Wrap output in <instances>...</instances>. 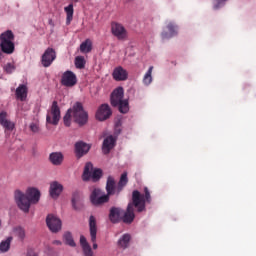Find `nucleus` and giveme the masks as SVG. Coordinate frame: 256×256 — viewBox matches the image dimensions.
Here are the masks:
<instances>
[{"label":"nucleus","instance_id":"obj_14","mask_svg":"<svg viewBox=\"0 0 256 256\" xmlns=\"http://www.w3.org/2000/svg\"><path fill=\"white\" fill-rule=\"evenodd\" d=\"M111 115H113L111 107L108 104H102L96 112V119L98 121H107Z\"/></svg>","mask_w":256,"mask_h":256},{"label":"nucleus","instance_id":"obj_5","mask_svg":"<svg viewBox=\"0 0 256 256\" xmlns=\"http://www.w3.org/2000/svg\"><path fill=\"white\" fill-rule=\"evenodd\" d=\"M0 49L5 55H13L15 53V34H13V31L6 30L0 34Z\"/></svg>","mask_w":256,"mask_h":256},{"label":"nucleus","instance_id":"obj_2","mask_svg":"<svg viewBox=\"0 0 256 256\" xmlns=\"http://www.w3.org/2000/svg\"><path fill=\"white\" fill-rule=\"evenodd\" d=\"M14 199L20 211H23V213H29L31 203H39V199H41V192L37 190V188H28L26 194L21 192V190H16L14 192Z\"/></svg>","mask_w":256,"mask_h":256},{"label":"nucleus","instance_id":"obj_25","mask_svg":"<svg viewBox=\"0 0 256 256\" xmlns=\"http://www.w3.org/2000/svg\"><path fill=\"white\" fill-rule=\"evenodd\" d=\"M27 93V85H19V87L16 89V99H19L20 101H25V99H27Z\"/></svg>","mask_w":256,"mask_h":256},{"label":"nucleus","instance_id":"obj_19","mask_svg":"<svg viewBox=\"0 0 256 256\" xmlns=\"http://www.w3.org/2000/svg\"><path fill=\"white\" fill-rule=\"evenodd\" d=\"M116 140L113 136H108L104 139L102 144V152L104 155H109L111 150L115 147Z\"/></svg>","mask_w":256,"mask_h":256},{"label":"nucleus","instance_id":"obj_7","mask_svg":"<svg viewBox=\"0 0 256 256\" xmlns=\"http://www.w3.org/2000/svg\"><path fill=\"white\" fill-rule=\"evenodd\" d=\"M102 176H103V170L101 169L93 170V164L91 162L86 163L83 174H82L83 181H89V179H92L93 181H99V179H101Z\"/></svg>","mask_w":256,"mask_h":256},{"label":"nucleus","instance_id":"obj_24","mask_svg":"<svg viewBox=\"0 0 256 256\" xmlns=\"http://www.w3.org/2000/svg\"><path fill=\"white\" fill-rule=\"evenodd\" d=\"M132 193H138L139 199L144 205V211L146 209V203H151V192L149 191V188H144V195L139 192V190H134Z\"/></svg>","mask_w":256,"mask_h":256},{"label":"nucleus","instance_id":"obj_3","mask_svg":"<svg viewBox=\"0 0 256 256\" xmlns=\"http://www.w3.org/2000/svg\"><path fill=\"white\" fill-rule=\"evenodd\" d=\"M135 209L137 213H143V211H145V205L141 202V199H139L138 192H132V201L128 203L126 211L123 210V223L131 225V222L135 221Z\"/></svg>","mask_w":256,"mask_h":256},{"label":"nucleus","instance_id":"obj_17","mask_svg":"<svg viewBox=\"0 0 256 256\" xmlns=\"http://www.w3.org/2000/svg\"><path fill=\"white\" fill-rule=\"evenodd\" d=\"M112 77L115 81H127L129 73L123 67L118 66L114 69Z\"/></svg>","mask_w":256,"mask_h":256},{"label":"nucleus","instance_id":"obj_12","mask_svg":"<svg viewBox=\"0 0 256 256\" xmlns=\"http://www.w3.org/2000/svg\"><path fill=\"white\" fill-rule=\"evenodd\" d=\"M60 83L63 87H75L77 85V75L71 70L65 71L62 74Z\"/></svg>","mask_w":256,"mask_h":256},{"label":"nucleus","instance_id":"obj_22","mask_svg":"<svg viewBox=\"0 0 256 256\" xmlns=\"http://www.w3.org/2000/svg\"><path fill=\"white\" fill-rule=\"evenodd\" d=\"M80 247H82L84 256H93V249L91 248V244L87 241V238L84 235L80 236Z\"/></svg>","mask_w":256,"mask_h":256},{"label":"nucleus","instance_id":"obj_29","mask_svg":"<svg viewBox=\"0 0 256 256\" xmlns=\"http://www.w3.org/2000/svg\"><path fill=\"white\" fill-rule=\"evenodd\" d=\"M11 241H13V237H8L6 240H3L0 243V251L1 253H7L9 249H11Z\"/></svg>","mask_w":256,"mask_h":256},{"label":"nucleus","instance_id":"obj_37","mask_svg":"<svg viewBox=\"0 0 256 256\" xmlns=\"http://www.w3.org/2000/svg\"><path fill=\"white\" fill-rule=\"evenodd\" d=\"M77 203H79V193L75 192L72 196V207L77 209Z\"/></svg>","mask_w":256,"mask_h":256},{"label":"nucleus","instance_id":"obj_38","mask_svg":"<svg viewBox=\"0 0 256 256\" xmlns=\"http://www.w3.org/2000/svg\"><path fill=\"white\" fill-rule=\"evenodd\" d=\"M223 1L227 0H217L216 4L214 5V9H219V7L223 6Z\"/></svg>","mask_w":256,"mask_h":256},{"label":"nucleus","instance_id":"obj_15","mask_svg":"<svg viewBox=\"0 0 256 256\" xmlns=\"http://www.w3.org/2000/svg\"><path fill=\"white\" fill-rule=\"evenodd\" d=\"M76 157L78 159H81V157H84V155H87L89 151L91 150V145L83 142V141H78L74 145Z\"/></svg>","mask_w":256,"mask_h":256},{"label":"nucleus","instance_id":"obj_26","mask_svg":"<svg viewBox=\"0 0 256 256\" xmlns=\"http://www.w3.org/2000/svg\"><path fill=\"white\" fill-rule=\"evenodd\" d=\"M93 50V42H91V39H86L84 42L80 45V52L81 53H91Z\"/></svg>","mask_w":256,"mask_h":256},{"label":"nucleus","instance_id":"obj_18","mask_svg":"<svg viewBox=\"0 0 256 256\" xmlns=\"http://www.w3.org/2000/svg\"><path fill=\"white\" fill-rule=\"evenodd\" d=\"M49 193L52 199H57L59 195L63 193V184L59 183L58 181H53L50 184Z\"/></svg>","mask_w":256,"mask_h":256},{"label":"nucleus","instance_id":"obj_8","mask_svg":"<svg viewBox=\"0 0 256 256\" xmlns=\"http://www.w3.org/2000/svg\"><path fill=\"white\" fill-rule=\"evenodd\" d=\"M61 120V108H59V104L57 101L52 102V106L46 115V123L50 125H59V121Z\"/></svg>","mask_w":256,"mask_h":256},{"label":"nucleus","instance_id":"obj_40","mask_svg":"<svg viewBox=\"0 0 256 256\" xmlns=\"http://www.w3.org/2000/svg\"><path fill=\"white\" fill-rule=\"evenodd\" d=\"M27 256H37V254L33 250H28Z\"/></svg>","mask_w":256,"mask_h":256},{"label":"nucleus","instance_id":"obj_33","mask_svg":"<svg viewBox=\"0 0 256 256\" xmlns=\"http://www.w3.org/2000/svg\"><path fill=\"white\" fill-rule=\"evenodd\" d=\"M85 57L77 56L75 58V67L76 69H85Z\"/></svg>","mask_w":256,"mask_h":256},{"label":"nucleus","instance_id":"obj_10","mask_svg":"<svg viewBox=\"0 0 256 256\" xmlns=\"http://www.w3.org/2000/svg\"><path fill=\"white\" fill-rule=\"evenodd\" d=\"M46 224L48 229L52 232V233H59V231L61 230L62 227V222L61 219H59L57 216L53 215V214H49L46 217Z\"/></svg>","mask_w":256,"mask_h":256},{"label":"nucleus","instance_id":"obj_9","mask_svg":"<svg viewBox=\"0 0 256 256\" xmlns=\"http://www.w3.org/2000/svg\"><path fill=\"white\" fill-rule=\"evenodd\" d=\"M111 33L118 41H125V39H127V29H125V26L121 23L112 22Z\"/></svg>","mask_w":256,"mask_h":256},{"label":"nucleus","instance_id":"obj_42","mask_svg":"<svg viewBox=\"0 0 256 256\" xmlns=\"http://www.w3.org/2000/svg\"><path fill=\"white\" fill-rule=\"evenodd\" d=\"M74 3H79V0H72Z\"/></svg>","mask_w":256,"mask_h":256},{"label":"nucleus","instance_id":"obj_6","mask_svg":"<svg viewBox=\"0 0 256 256\" xmlns=\"http://www.w3.org/2000/svg\"><path fill=\"white\" fill-rule=\"evenodd\" d=\"M124 91L123 87L115 89L111 94V105L112 107H118L120 113H129V101L124 100Z\"/></svg>","mask_w":256,"mask_h":256},{"label":"nucleus","instance_id":"obj_41","mask_svg":"<svg viewBox=\"0 0 256 256\" xmlns=\"http://www.w3.org/2000/svg\"><path fill=\"white\" fill-rule=\"evenodd\" d=\"M53 243H54V245H61V241H59V240H55Z\"/></svg>","mask_w":256,"mask_h":256},{"label":"nucleus","instance_id":"obj_16","mask_svg":"<svg viewBox=\"0 0 256 256\" xmlns=\"http://www.w3.org/2000/svg\"><path fill=\"white\" fill-rule=\"evenodd\" d=\"M166 28L169 32L163 31L161 33L162 39H171V37H175L179 31V27L177 24H175V22H169Z\"/></svg>","mask_w":256,"mask_h":256},{"label":"nucleus","instance_id":"obj_23","mask_svg":"<svg viewBox=\"0 0 256 256\" xmlns=\"http://www.w3.org/2000/svg\"><path fill=\"white\" fill-rule=\"evenodd\" d=\"M64 159H65V156H63V153L61 152H52L49 155L50 163H52V165H55L56 167H58L59 165H62Z\"/></svg>","mask_w":256,"mask_h":256},{"label":"nucleus","instance_id":"obj_11","mask_svg":"<svg viewBox=\"0 0 256 256\" xmlns=\"http://www.w3.org/2000/svg\"><path fill=\"white\" fill-rule=\"evenodd\" d=\"M89 232L90 241L93 243V249H98L99 245L97 244V219H95V216L93 215L89 217Z\"/></svg>","mask_w":256,"mask_h":256},{"label":"nucleus","instance_id":"obj_28","mask_svg":"<svg viewBox=\"0 0 256 256\" xmlns=\"http://www.w3.org/2000/svg\"><path fill=\"white\" fill-rule=\"evenodd\" d=\"M131 241V235L124 234L118 241V246L122 249H127L129 247V242Z\"/></svg>","mask_w":256,"mask_h":256},{"label":"nucleus","instance_id":"obj_36","mask_svg":"<svg viewBox=\"0 0 256 256\" xmlns=\"http://www.w3.org/2000/svg\"><path fill=\"white\" fill-rule=\"evenodd\" d=\"M30 131H32V133H39V131H41L38 122H32L30 124Z\"/></svg>","mask_w":256,"mask_h":256},{"label":"nucleus","instance_id":"obj_27","mask_svg":"<svg viewBox=\"0 0 256 256\" xmlns=\"http://www.w3.org/2000/svg\"><path fill=\"white\" fill-rule=\"evenodd\" d=\"M66 13V25H71V21H73V4H69L67 7L64 8Z\"/></svg>","mask_w":256,"mask_h":256},{"label":"nucleus","instance_id":"obj_20","mask_svg":"<svg viewBox=\"0 0 256 256\" xmlns=\"http://www.w3.org/2000/svg\"><path fill=\"white\" fill-rule=\"evenodd\" d=\"M0 125L4 127L5 131H13L15 129V123L7 119V112H0Z\"/></svg>","mask_w":256,"mask_h":256},{"label":"nucleus","instance_id":"obj_32","mask_svg":"<svg viewBox=\"0 0 256 256\" xmlns=\"http://www.w3.org/2000/svg\"><path fill=\"white\" fill-rule=\"evenodd\" d=\"M13 233L15 237H19L21 241L25 239V229H23L21 226L15 227L13 229Z\"/></svg>","mask_w":256,"mask_h":256},{"label":"nucleus","instance_id":"obj_43","mask_svg":"<svg viewBox=\"0 0 256 256\" xmlns=\"http://www.w3.org/2000/svg\"><path fill=\"white\" fill-rule=\"evenodd\" d=\"M0 228H1V220H0Z\"/></svg>","mask_w":256,"mask_h":256},{"label":"nucleus","instance_id":"obj_4","mask_svg":"<svg viewBox=\"0 0 256 256\" xmlns=\"http://www.w3.org/2000/svg\"><path fill=\"white\" fill-rule=\"evenodd\" d=\"M70 111L72 113V119L74 123H76L79 127H83L87 125L89 121V113L85 111V108L83 107V103L76 102L73 104V106L70 108Z\"/></svg>","mask_w":256,"mask_h":256},{"label":"nucleus","instance_id":"obj_13","mask_svg":"<svg viewBox=\"0 0 256 256\" xmlns=\"http://www.w3.org/2000/svg\"><path fill=\"white\" fill-rule=\"evenodd\" d=\"M57 59V52L53 48H47L41 57L43 67H51L53 61Z\"/></svg>","mask_w":256,"mask_h":256},{"label":"nucleus","instance_id":"obj_35","mask_svg":"<svg viewBox=\"0 0 256 256\" xmlns=\"http://www.w3.org/2000/svg\"><path fill=\"white\" fill-rule=\"evenodd\" d=\"M3 70H4L5 73H7L8 75H11V73H13V71H15V64H13V63H7L6 65L3 66Z\"/></svg>","mask_w":256,"mask_h":256},{"label":"nucleus","instance_id":"obj_31","mask_svg":"<svg viewBox=\"0 0 256 256\" xmlns=\"http://www.w3.org/2000/svg\"><path fill=\"white\" fill-rule=\"evenodd\" d=\"M63 237L66 245H69L70 247H76L77 244L75 243V240H73V235L71 232L64 233Z\"/></svg>","mask_w":256,"mask_h":256},{"label":"nucleus","instance_id":"obj_39","mask_svg":"<svg viewBox=\"0 0 256 256\" xmlns=\"http://www.w3.org/2000/svg\"><path fill=\"white\" fill-rule=\"evenodd\" d=\"M4 58H5V52H3V50L0 48V63L1 61H3Z\"/></svg>","mask_w":256,"mask_h":256},{"label":"nucleus","instance_id":"obj_34","mask_svg":"<svg viewBox=\"0 0 256 256\" xmlns=\"http://www.w3.org/2000/svg\"><path fill=\"white\" fill-rule=\"evenodd\" d=\"M71 117H73V114L71 112V109L69 108L67 110V113L65 114L63 121H64V125L66 127H71Z\"/></svg>","mask_w":256,"mask_h":256},{"label":"nucleus","instance_id":"obj_30","mask_svg":"<svg viewBox=\"0 0 256 256\" xmlns=\"http://www.w3.org/2000/svg\"><path fill=\"white\" fill-rule=\"evenodd\" d=\"M152 73H153V66H150L143 78L144 85L149 86L151 85V83H153V76H151Z\"/></svg>","mask_w":256,"mask_h":256},{"label":"nucleus","instance_id":"obj_21","mask_svg":"<svg viewBox=\"0 0 256 256\" xmlns=\"http://www.w3.org/2000/svg\"><path fill=\"white\" fill-rule=\"evenodd\" d=\"M122 216L123 209L117 207H112L110 209L109 220L111 221V223H119L120 221H122Z\"/></svg>","mask_w":256,"mask_h":256},{"label":"nucleus","instance_id":"obj_1","mask_svg":"<svg viewBox=\"0 0 256 256\" xmlns=\"http://www.w3.org/2000/svg\"><path fill=\"white\" fill-rule=\"evenodd\" d=\"M127 183H129V178H127V172H124L119 182H115V178L113 176H108L106 181V192L105 194L101 189L95 188L91 195L90 200L92 205L99 207L100 205H105V203H109V199L111 195H121V191L127 187Z\"/></svg>","mask_w":256,"mask_h":256}]
</instances>
